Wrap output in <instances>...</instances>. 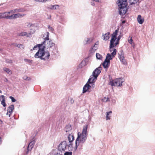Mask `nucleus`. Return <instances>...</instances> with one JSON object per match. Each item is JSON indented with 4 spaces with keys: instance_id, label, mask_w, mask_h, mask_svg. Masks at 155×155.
<instances>
[{
    "instance_id": "9b49d317",
    "label": "nucleus",
    "mask_w": 155,
    "mask_h": 155,
    "mask_svg": "<svg viewBox=\"0 0 155 155\" xmlns=\"http://www.w3.org/2000/svg\"><path fill=\"white\" fill-rule=\"evenodd\" d=\"M89 59L88 58H86L84 60H83L79 65L80 68H82L83 66H85L88 64Z\"/></svg>"
},
{
    "instance_id": "ea45409f",
    "label": "nucleus",
    "mask_w": 155,
    "mask_h": 155,
    "mask_svg": "<svg viewBox=\"0 0 155 155\" xmlns=\"http://www.w3.org/2000/svg\"><path fill=\"white\" fill-rule=\"evenodd\" d=\"M24 61L25 62H27L30 63H32V60H29V59H24Z\"/></svg>"
},
{
    "instance_id": "864d4df0",
    "label": "nucleus",
    "mask_w": 155,
    "mask_h": 155,
    "mask_svg": "<svg viewBox=\"0 0 155 155\" xmlns=\"http://www.w3.org/2000/svg\"><path fill=\"white\" fill-rule=\"evenodd\" d=\"M125 21L124 20V21H123L122 22V24H124V23H125Z\"/></svg>"
},
{
    "instance_id": "c85d7f7f",
    "label": "nucleus",
    "mask_w": 155,
    "mask_h": 155,
    "mask_svg": "<svg viewBox=\"0 0 155 155\" xmlns=\"http://www.w3.org/2000/svg\"><path fill=\"white\" fill-rule=\"evenodd\" d=\"M3 70L5 72L9 75H11L12 74V71L10 69L8 68H3Z\"/></svg>"
},
{
    "instance_id": "5fc2aeb1",
    "label": "nucleus",
    "mask_w": 155,
    "mask_h": 155,
    "mask_svg": "<svg viewBox=\"0 0 155 155\" xmlns=\"http://www.w3.org/2000/svg\"><path fill=\"white\" fill-rule=\"evenodd\" d=\"M1 143V138L0 137V144Z\"/></svg>"
},
{
    "instance_id": "ddd939ff",
    "label": "nucleus",
    "mask_w": 155,
    "mask_h": 155,
    "mask_svg": "<svg viewBox=\"0 0 155 155\" xmlns=\"http://www.w3.org/2000/svg\"><path fill=\"white\" fill-rule=\"evenodd\" d=\"M98 41H97L94 45V46L92 47L91 48L90 52L91 53L94 52L98 48Z\"/></svg>"
},
{
    "instance_id": "6e6d98bb",
    "label": "nucleus",
    "mask_w": 155,
    "mask_h": 155,
    "mask_svg": "<svg viewBox=\"0 0 155 155\" xmlns=\"http://www.w3.org/2000/svg\"><path fill=\"white\" fill-rule=\"evenodd\" d=\"M2 49H0V52L1 51H2Z\"/></svg>"
},
{
    "instance_id": "58836bf2",
    "label": "nucleus",
    "mask_w": 155,
    "mask_h": 155,
    "mask_svg": "<svg viewBox=\"0 0 155 155\" xmlns=\"http://www.w3.org/2000/svg\"><path fill=\"white\" fill-rule=\"evenodd\" d=\"M41 45H39L38 46L35 45V46L34 48H33V50H35L37 49L38 48L39 49V47Z\"/></svg>"
},
{
    "instance_id": "a878e982",
    "label": "nucleus",
    "mask_w": 155,
    "mask_h": 155,
    "mask_svg": "<svg viewBox=\"0 0 155 155\" xmlns=\"http://www.w3.org/2000/svg\"><path fill=\"white\" fill-rule=\"evenodd\" d=\"M35 144V142L34 141H32L30 142L28 147V150H31L33 147L34 145Z\"/></svg>"
},
{
    "instance_id": "6e6552de",
    "label": "nucleus",
    "mask_w": 155,
    "mask_h": 155,
    "mask_svg": "<svg viewBox=\"0 0 155 155\" xmlns=\"http://www.w3.org/2000/svg\"><path fill=\"white\" fill-rule=\"evenodd\" d=\"M123 82L121 78H119L113 80H110L109 84L112 86L120 87Z\"/></svg>"
},
{
    "instance_id": "473e14b6",
    "label": "nucleus",
    "mask_w": 155,
    "mask_h": 155,
    "mask_svg": "<svg viewBox=\"0 0 155 155\" xmlns=\"http://www.w3.org/2000/svg\"><path fill=\"white\" fill-rule=\"evenodd\" d=\"M2 18H5V12L0 13V19Z\"/></svg>"
},
{
    "instance_id": "4c0bfd02",
    "label": "nucleus",
    "mask_w": 155,
    "mask_h": 155,
    "mask_svg": "<svg viewBox=\"0 0 155 155\" xmlns=\"http://www.w3.org/2000/svg\"><path fill=\"white\" fill-rule=\"evenodd\" d=\"M26 25L28 27H30L31 26L32 24L29 22H27L25 23Z\"/></svg>"
},
{
    "instance_id": "f03ea898",
    "label": "nucleus",
    "mask_w": 155,
    "mask_h": 155,
    "mask_svg": "<svg viewBox=\"0 0 155 155\" xmlns=\"http://www.w3.org/2000/svg\"><path fill=\"white\" fill-rule=\"evenodd\" d=\"M87 129V125L84 126L82 132L78 133V137L75 141V150H77L78 146L84 143L86 140L88 135Z\"/></svg>"
},
{
    "instance_id": "a19ab883",
    "label": "nucleus",
    "mask_w": 155,
    "mask_h": 155,
    "mask_svg": "<svg viewBox=\"0 0 155 155\" xmlns=\"http://www.w3.org/2000/svg\"><path fill=\"white\" fill-rule=\"evenodd\" d=\"M9 98L11 99L12 102H15L16 101L15 99L12 96H10Z\"/></svg>"
},
{
    "instance_id": "f704fd0d",
    "label": "nucleus",
    "mask_w": 155,
    "mask_h": 155,
    "mask_svg": "<svg viewBox=\"0 0 155 155\" xmlns=\"http://www.w3.org/2000/svg\"><path fill=\"white\" fill-rule=\"evenodd\" d=\"M35 32V30L34 29H31L30 30V31L29 32H28L29 34V37L31 36V35L32 34H34Z\"/></svg>"
},
{
    "instance_id": "2f4dec72",
    "label": "nucleus",
    "mask_w": 155,
    "mask_h": 155,
    "mask_svg": "<svg viewBox=\"0 0 155 155\" xmlns=\"http://www.w3.org/2000/svg\"><path fill=\"white\" fill-rule=\"evenodd\" d=\"M96 57L98 59L101 60L102 59V56L99 54L97 53L96 54Z\"/></svg>"
},
{
    "instance_id": "dca6fc26",
    "label": "nucleus",
    "mask_w": 155,
    "mask_h": 155,
    "mask_svg": "<svg viewBox=\"0 0 155 155\" xmlns=\"http://www.w3.org/2000/svg\"><path fill=\"white\" fill-rule=\"evenodd\" d=\"M14 109V106L13 105H11L8 107L7 111L9 113V117H10L11 115L12 114Z\"/></svg>"
},
{
    "instance_id": "39448f33",
    "label": "nucleus",
    "mask_w": 155,
    "mask_h": 155,
    "mask_svg": "<svg viewBox=\"0 0 155 155\" xmlns=\"http://www.w3.org/2000/svg\"><path fill=\"white\" fill-rule=\"evenodd\" d=\"M67 147H68L69 151H70L72 150V148L71 144H70L69 146H68L67 143L65 141H63L60 143L58 146L57 153L60 154V155H63L65 150L66 149Z\"/></svg>"
},
{
    "instance_id": "0eeeda50",
    "label": "nucleus",
    "mask_w": 155,
    "mask_h": 155,
    "mask_svg": "<svg viewBox=\"0 0 155 155\" xmlns=\"http://www.w3.org/2000/svg\"><path fill=\"white\" fill-rule=\"evenodd\" d=\"M45 43H46V41H45L43 44L41 45L39 47L38 51L36 53L35 55V57L36 58H40L42 60L43 56V54L45 51V46L43 45Z\"/></svg>"
},
{
    "instance_id": "393cba45",
    "label": "nucleus",
    "mask_w": 155,
    "mask_h": 155,
    "mask_svg": "<svg viewBox=\"0 0 155 155\" xmlns=\"http://www.w3.org/2000/svg\"><path fill=\"white\" fill-rule=\"evenodd\" d=\"M68 140L69 142L71 143L74 140V137L73 135L72 134H70L68 136Z\"/></svg>"
},
{
    "instance_id": "13d9d810",
    "label": "nucleus",
    "mask_w": 155,
    "mask_h": 155,
    "mask_svg": "<svg viewBox=\"0 0 155 155\" xmlns=\"http://www.w3.org/2000/svg\"><path fill=\"white\" fill-rule=\"evenodd\" d=\"M28 152L26 153L27 154H28Z\"/></svg>"
},
{
    "instance_id": "4468645a",
    "label": "nucleus",
    "mask_w": 155,
    "mask_h": 155,
    "mask_svg": "<svg viewBox=\"0 0 155 155\" xmlns=\"http://www.w3.org/2000/svg\"><path fill=\"white\" fill-rule=\"evenodd\" d=\"M42 60H47L49 58V57L50 56L49 52L48 51H44L43 54Z\"/></svg>"
},
{
    "instance_id": "412c9836",
    "label": "nucleus",
    "mask_w": 155,
    "mask_h": 155,
    "mask_svg": "<svg viewBox=\"0 0 155 155\" xmlns=\"http://www.w3.org/2000/svg\"><path fill=\"white\" fill-rule=\"evenodd\" d=\"M29 34L28 33L26 32H21L18 34V35L20 36H26L27 37H29Z\"/></svg>"
},
{
    "instance_id": "7ed1b4c3",
    "label": "nucleus",
    "mask_w": 155,
    "mask_h": 155,
    "mask_svg": "<svg viewBox=\"0 0 155 155\" xmlns=\"http://www.w3.org/2000/svg\"><path fill=\"white\" fill-rule=\"evenodd\" d=\"M118 30H116L112 35L110 41V51L111 52V54L112 57H114L116 54L117 50L116 49L113 48L115 45L114 42L116 39V36L117 35Z\"/></svg>"
},
{
    "instance_id": "c03bdc74",
    "label": "nucleus",
    "mask_w": 155,
    "mask_h": 155,
    "mask_svg": "<svg viewBox=\"0 0 155 155\" xmlns=\"http://www.w3.org/2000/svg\"><path fill=\"white\" fill-rule=\"evenodd\" d=\"M51 0H41V2H46L48 1H50Z\"/></svg>"
},
{
    "instance_id": "6ab92c4d",
    "label": "nucleus",
    "mask_w": 155,
    "mask_h": 155,
    "mask_svg": "<svg viewBox=\"0 0 155 155\" xmlns=\"http://www.w3.org/2000/svg\"><path fill=\"white\" fill-rule=\"evenodd\" d=\"M110 34V33L109 32H107L105 34H103L102 37L103 39L105 41L108 40L109 38Z\"/></svg>"
},
{
    "instance_id": "72a5a7b5",
    "label": "nucleus",
    "mask_w": 155,
    "mask_h": 155,
    "mask_svg": "<svg viewBox=\"0 0 155 155\" xmlns=\"http://www.w3.org/2000/svg\"><path fill=\"white\" fill-rule=\"evenodd\" d=\"M13 45L16 47H17L19 48H22V44H18L16 43H14Z\"/></svg>"
},
{
    "instance_id": "3c124183",
    "label": "nucleus",
    "mask_w": 155,
    "mask_h": 155,
    "mask_svg": "<svg viewBox=\"0 0 155 155\" xmlns=\"http://www.w3.org/2000/svg\"><path fill=\"white\" fill-rule=\"evenodd\" d=\"M9 113L7 111V113H6V115H8L9 116Z\"/></svg>"
},
{
    "instance_id": "4be33fe9",
    "label": "nucleus",
    "mask_w": 155,
    "mask_h": 155,
    "mask_svg": "<svg viewBox=\"0 0 155 155\" xmlns=\"http://www.w3.org/2000/svg\"><path fill=\"white\" fill-rule=\"evenodd\" d=\"M49 33L48 32H46L43 34V37L44 38V39L45 41L48 40H49Z\"/></svg>"
},
{
    "instance_id": "a211bd4d",
    "label": "nucleus",
    "mask_w": 155,
    "mask_h": 155,
    "mask_svg": "<svg viewBox=\"0 0 155 155\" xmlns=\"http://www.w3.org/2000/svg\"><path fill=\"white\" fill-rule=\"evenodd\" d=\"M48 8L51 10H58L59 9V6L58 5H51L48 7Z\"/></svg>"
},
{
    "instance_id": "de8ad7c7",
    "label": "nucleus",
    "mask_w": 155,
    "mask_h": 155,
    "mask_svg": "<svg viewBox=\"0 0 155 155\" xmlns=\"http://www.w3.org/2000/svg\"><path fill=\"white\" fill-rule=\"evenodd\" d=\"M34 1L36 2H41V0H34Z\"/></svg>"
},
{
    "instance_id": "20e7f679",
    "label": "nucleus",
    "mask_w": 155,
    "mask_h": 155,
    "mask_svg": "<svg viewBox=\"0 0 155 155\" xmlns=\"http://www.w3.org/2000/svg\"><path fill=\"white\" fill-rule=\"evenodd\" d=\"M127 0H118L117 1L119 13L121 15H124L127 11Z\"/></svg>"
},
{
    "instance_id": "9d476101",
    "label": "nucleus",
    "mask_w": 155,
    "mask_h": 155,
    "mask_svg": "<svg viewBox=\"0 0 155 155\" xmlns=\"http://www.w3.org/2000/svg\"><path fill=\"white\" fill-rule=\"evenodd\" d=\"M91 85H92L87 82L83 88V93H85L88 91L91 88Z\"/></svg>"
},
{
    "instance_id": "2eb2a0df",
    "label": "nucleus",
    "mask_w": 155,
    "mask_h": 155,
    "mask_svg": "<svg viewBox=\"0 0 155 155\" xmlns=\"http://www.w3.org/2000/svg\"><path fill=\"white\" fill-rule=\"evenodd\" d=\"M0 101L1 102V104L4 107H5L6 104L5 103V98L4 95H1L0 96Z\"/></svg>"
},
{
    "instance_id": "f257e3e1",
    "label": "nucleus",
    "mask_w": 155,
    "mask_h": 155,
    "mask_svg": "<svg viewBox=\"0 0 155 155\" xmlns=\"http://www.w3.org/2000/svg\"><path fill=\"white\" fill-rule=\"evenodd\" d=\"M25 9L23 8H17L8 12H5V18L9 20H14L18 18H22L26 15L19 12H25Z\"/></svg>"
},
{
    "instance_id": "79ce46f5",
    "label": "nucleus",
    "mask_w": 155,
    "mask_h": 155,
    "mask_svg": "<svg viewBox=\"0 0 155 155\" xmlns=\"http://www.w3.org/2000/svg\"><path fill=\"white\" fill-rule=\"evenodd\" d=\"M48 28L49 29V30L51 31L52 32H53V31L54 30V29L51 27L50 26H48Z\"/></svg>"
},
{
    "instance_id": "5701e85b",
    "label": "nucleus",
    "mask_w": 155,
    "mask_h": 155,
    "mask_svg": "<svg viewBox=\"0 0 155 155\" xmlns=\"http://www.w3.org/2000/svg\"><path fill=\"white\" fill-rule=\"evenodd\" d=\"M71 129L72 127L71 125H68L65 127L64 130L66 133H67L68 132H69Z\"/></svg>"
},
{
    "instance_id": "37998d69",
    "label": "nucleus",
    "mask_w": 155,
    "mask_h": 155,
    "mask_svg": "<svg viewBox=\"0 0 155 155\" xmlns=\"http://www.w3.org/2000/svg\"><path fill=\"white\" fill-rule=\"evenodd\" d=\"M6 62L7 63L11 64L12 63V61L9 59H6Z\"/></svg>"
},
{
    "instance_id": "1a4fd4ad",
    "label": "nucleus",
    "mask_w": 155,
    "mask_h": 155,
    "mask_svg": "<svg viewBox=\"0 0 155 155\" xmlns=\"http://www.w3.org/2000/svg\"><path fill=\"white\" fill-rule=\"evenodd\" d=\"M94 39L93 37H86L83 41V43L84 45L89 44L91 43Z\"/></svg>"
},
{
    "instance_id": "49530a36",
    "label": "nucleus",
    "mask_w": 155,
    "mask_h": 155,
    "mask_svg": "<svg viewBox=\"0 0 155 155\" xmlns=\"http://www.w3.org/2000/svg\"><path fill=\"white\" fill-rule=\"evenodd\" d=\"M133 47V48H134L135 46V44L134 43H133L132 44H130Z\"/></svg>"
},
{
    "instance_id": "7c9ffc66",
    "label": "nucleus",
    "mask_w": 155,
    "mask_h": 155,
    "mask_svg": "<svg viewBox=\"0 0 155 155\" xmlns=\"http://www.w3.org/2000/svg\"><path fill=\"white\" fill-rule=\"evenodd\" d=\"M121 36L120 35H119L117 38L115 40L116 41L115 42V45H118L119 44V40L121 37Z\"/></svg>"
},
{
    "instance_id": "bb28decb",
    "label": "nucleus",
    "mask_w": 155,
    "mask_h": 155,
    "mask_svg": "<svg viewBox=\"0 0 155 155\" xmlns=\"http://www.w3.org/2000/svg\"><path fill=\"white\" fill-rule=\"evenodd\" d=\"M113 57H112V55L110 54L109 53H108L106 56V58L105 60H107V61H110V60H111Z\"/></svg>"
},
{
    "instance_id": "aec40b11",
    "label": "nucleus",
    "mask_w": 155,
    "mask_h": 155,
    "mask_svg": "<svg viewBox=\"0 0 155 155\" xmlns=\"http://www.w3.org/2000/svg\"><path fill=\"white\" fill-rule=\"evenodd\" d=\"M137 20L138 22L140 24H142L144 22V19L142 18V17L140 15H138Z\"/></svg>"
},
{
    "instance_id": "423d86ee",
    "label": "nucleus",
    "mask_w": 155,
    "mask_h": 155,
    "mask_svg": "<svg viewBox=\"0 0 155 155\" xmlns=\"http://www.w3.org/2000/svg\"><path fill=\"white\" fill-rule=\"evenodd\" d=\"M101 67L100 66L96 68L93 72L92 75L90 76L87 82L90 84L92 85L97 79V77L101 72Z\"/></svg>"
},
{
    "instance_id": "8fccbe9b",
    "label": "nucleus",
    "mask_w": 155,
    "mask_h": 155,
    "mask_svg": "<svg viewBox=\"0 0 155 155\" xmlns=\"http://www.w3.org/2000/svg\"><path fill=\"white\" fill-rule=\"evenodd\" d=\"M4 81L5 82H7L8 81V80L6 78H5Z\"/></svg>"
},
{
    "instance_id": "b1692460",
    "label": "nucleus",
    "mask_w": 155,
    "mask_h": 155,
    "mask_svg": "<svg viewBox=\"0 0 155 155\" xmlns=\"http://www.w3.org/2000/svg\"><path fill=\"white\" fill-rule=\"evenodd\" d=\"M112 114L111 111L108 112H106V120H110V117Z\"/></svg>"
},
{
    "instance_id": "09e8293b",
    "label": "nucleus",
    "mask_w": 155,
    "mask_h": 155,
    "mask_svg": "<svg viewBox=\"0 0 155 155\" xmlns=\"http://www.w3.org/2000/svg\"><path fill=\"white\" fill-rule=\"evenodd\" d=\"M104 98H105V99H107V100H106V101H105L106 102L107 101H108V100H109V98H106V97H105Z\"/></svg>"
},
{
    "instance_id": "4d7b16f0",
    "label": "nucleus",
    "mask_w": 155,
    "mask_h": 155,
    "mask_svg": "<svg viewBox=\"0 0 155 155\" xmlns=\"http://www.w3.org/2000/svg\"><path fill=\"white\" fill-rule=\"evenodd\" d=\"M2 93V91H1L0 90V93Z\"/></svg>"
},
{
    "instance_id": "603ef678",
    "label": "nucleus",
    "mask_w": 155,
    "mask_h": 155,
    "mask_svg": "<svg viewBox=\"0 0 155 155\" xmlns=\"http://www.w3.org/2000/svg\"><path fill=\"white\" fill-rule=\"evenodd\" d=\"M23 78V79H27V78H26V76H24Z\"/></svg>"
},
{
    "instance_id": "f8f14e48",
    "label": "nucleus",
    "mask_w": 155,
    "mask_h": 155,
    "mask_svg": "<svg viewBox=\"0 0 155 155\" xmlns=\"http://www.w3.org/2000/svg\"><path fill=\"white\" fill-rule=\"evenodd\" d=\"M118 57L121 62L125 65H126L127 64V62L124 59V55L122 54H121V55H119Z\"/></svg>"
},
{
    "instance_id": "cd10ccee",
    "label": "nucleus",
    "mask_w": 155,
    "mask_h": 155,
    "mask_svg": "<svg viewBox=\"0 0 155 155\" xmlns=\"http://www.w3.org/2000/svg\"><path fill=\"white\" fill-rule=\"evenodd\" d=\"M48 45L47 47H48L51 48V47L54 46V43H53L51 40L49 41L47 43Z\"/></svg>"
},
{
    "instance_id": "c9c22d12",
    "label": "nucleus",
    "mask_w": 155,
    "mask_h": 155,
    "mask_svg": "<svg viewBox=\"0 0 155 155\" xmlns=\"http://www.w3.org/2000/svg\"><path fill=\"white\" fill-rule=\"evenodd\" d=\"M63 154L64 155H72V152H65L64 151V153H63Z\"/></svg>"
},
{
    "instance_id": "c756f323",
    "label": "nucleus",
    "mask_w": 155,
    "mask_h": 155,
    "mask_svg": "<svg viewBox=\"0 0 155 155\" xmlns=\"http://www.w3.org/2000/svg\"><path fill=\"white\" fill-rule=\"evenodd\" d=\"M137 0H129L130 4L131 5H134L137 2Z\"/></svg>"
},
{
    "instance_id": "a18cd8bd",
    "label": "nucleus",
    "mask_w": 155,
    "mask_h": 155,
    "mask_svg": "<svg viewBox=\"0 0 155 155\" xmlns=\"http://www.w3.org/2000/svg\"><path fill=\"white\" fill-rule=\"evenodd\" d=\"M91 4L92 6H94L95 5V3L93 2H91Z\"/></svg>"
},
{
    "instance_id": "e433bc0d",
    "label": "nucleus",
    "mask_w": 155,
    "mask_h": 155,
    "mask_svg": "<svg viewBox=\"0 0 155 155\" xmlns=\"http://www.w3.org/2000/svg\"><path fill=\"white\" fill-rule=\"evenodd\" d=\"M128 42L130 44L133 43V40L131 37H129L128 40Z\"/></svg>"
},
{
    "instance_id": "f3484780",
    "label": "nucleus",
    "mask_w": 155,
    "mask_h": 155,
    "mask_svg": "<svg viewBox=\"0 0 155 155\" xmlns=\"http://www.w3.org/2000/svg\"><path fill=\"white\" fill-rule=\"evenodd\" d=\"M110 64V61L105 60L102 64V65L104 68H107L109 67Z\"/></svg>"
}]
</instances>
